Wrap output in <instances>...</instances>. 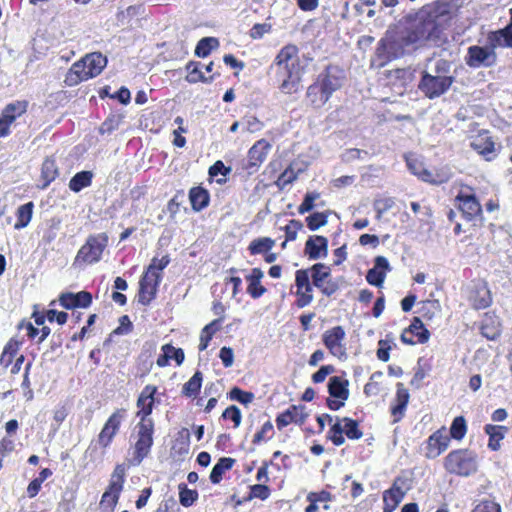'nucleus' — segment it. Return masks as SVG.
Here are the masks:
<instances>
[{
    "label": "nucleus",
    "mask_w": 512,
    "mask_h": 512,
    "mask_svg": "<svg viewBox=\"0 0 512 512\" xmlns=\"http://www.w3.org/2000/svg\"><path fill=\"white\" fill-rule=\"evenodd\" d=\"M387 78L394 80V85L405 86L413 81L414 71L411 68H397L387 72Z\"/></svg>",
    "instance_id": "44"
},
{
    "label": "nucleus",
    "mask_w": 512,
    "mask_h": 512,
    "mask_svg": "<svg viewBox=\"0 0 512 512\" xmlns=\"http://www.w3.org/2000/svg\"><path fill=\"white\" fill-rule=\"evenodd\" d=\"M276 241L270 237H259L253 239L248 245L250 255L266 254L272 250Z\"/></svg>",
    "instance_id": "40"
},
{
    "label": "nucleus",
    "mask_w": 512,
    "mask_h": 512,
    "mask_svg": "<svg viewBox=\"0 0 512 512\" xmlns=\"http://www.w3.org/2000/svg\"><path fill=\"white\" fill-rule=\"evenodd\" d=\"M155 423L137 422L132 445L131 465L138 466L149 456L154 444Z\"/></svg>",
    "instance_id": "5"
},
{
    "label": "nucleus",
    "mask_w": 512,
    "mask_h": 512,
    "mask_svg": "<svg viewBox=\"0 0 512 512\" xmlns=\"http://www.w3.org/2000/svg\"><path fill=\"white\" fill-rule=\"evenodd\" d=\"M383 377L382 371L372 373L369 381L364 386V394L367 397L377 396L382 390V383L380 379Z\"/></svg>",
    "instance_id": "48"
},
{
    "label": "nucleus",
    "mask_w": 512,
    "mask_h": 512,
    "mask_svg": "<svg viewBox=\"0 0 512 512\" xmlns=\"http://www.w3.org/2000/svg\"><path fill=\"white\" fill-rule=\"evenodd\" d=\"M298 177V173H296L290 164L277 178L275 181L276 186L283 190L287 185L292 184Z\"/></svg>",
    "instance_id": "58"
},
{
    "label": "nucleus",
    "mask_w": 512,
    "mask_h": 512,
    "mask_svg": "<svg viewBox=\"0 0 512 512\" xmlns=\"http://www.w3.org/2000/svg\"><path fill=\"white\" fill-rule=\"evenodd\" d=\"M203 383V373L197 370L193 376L183 384L181 394L188 398H196Z\"/></svg>",
    "instance_id": "37"
},
{
    "label": "nucleus",
    "mask_w": 512,
    "mask_h": 512,
    "mask_svg": "<svg viewBox=\"0 0 512 512\" xmlns=\"http://www.w3.org/2000/svg\"><path fill=\"white\" fill-rule=\"evenodd\" d=\"M162 275L154 274V265H148L139 280L138 302L148 306L156 298Z\"/></svg>",
    "instance_id": "10"
},
{
    "label": "nucleus",
    "mask_w": 512,
    "mask_h": 512,
    "mask_svg": "<svg viewBox=\"0 0 512 512\" xmlns=\"http://www.w3.org/2000/svg\"><path fill=\"white\" fill-rule=\"evenodd\" d=\"M490 43V46H471L468 49L466 57V63L468 66L473 68L479 67H490L496 62V54L494 48Z\"/></svg>",
    "instance_id": "15"
},
{
    "label": "nucleus",
    "mask_w": 512,
    "mask_h": 512,
    "mask_svg": "<svg viewBox=\"0 0 512 512\" xmlns=\"http://www.w3.org/2000/svg\"><path fill=\"white\" fill-rule=\"evenodd\" d=\"M158 387L156 385L147 384L139 393L136 400L137 411L135 417L138 422L154 423V420L150 418L153 409L157 402L156 394Z\"/></svg>",
    "instance_id": "11"
},
{
    "label": "nucleus",
    "mask_w": 512,
    "mask_h": 512,
    "mask_svg": "<svg viewBox=\"0 0 512 512\" xmlns=\"http://www.w3.org/2000/svg\"><path fill=\"white\" fill-rule=\"evenodd\" d=\"M263 278L264 272L258 267L252 268L250 273L245 276L246 292L251 298L258 299L267 292V288L262 284Z\"/></svg>",
    "instance_id": "23"
},
{
    "label": "nucleus",
    "mask_w": 512,
    "mask_h": 512,
    "mask_svg": "<svg viewBox=\"0 0 512 512\" xmlns=\"http://www.w3.org/2000/svg\"><path fill=\"white\" fill-rule=\"evenodd\" d=\"M313 284L310 282L309 270L299 269L295 272V306L304 308L314 299Z\"/></svg>",
    "instance_id": "14"
},
{
    "label": "nucleus",
    "mask_w": 512,
    "mask_h": 512,
    "mask_svg": "<svg viewBox=\"0 0 512 512\" xmlns=\"http://www.w3.org/2000/svg\"><path fill=\"white\" fill-rule=\"evenodd\" d=\"M444 466L451 473L468 476L477 470L476 455L469 450L452 451L446 456Z\"/></svg>",
    "instance_id": "9"
},
{
    "label": "nucleus",
    "mask_w": 512,
    "mask_h": 512,
    "mask_svg": "<svg viewBox=\"0 0 512 512\" xmlns=\"http://www.w3.org/2000/svg\"><path fill=\"white\" fill-rule=\"evenodd\" d=\"M223 322V317H219L214 319L207 325H205L200 332V343H199V351H204L207 349L210 341L217 331L220 330L221 324Z\"/></svg>",
    "instance_id": "35"
},
{
    "label": "nucleus",
    "mask_w": 512,
    "mask_h": 512,
    "mask_svg": "<svg viewBox=\"0 0 512 512\" xmlns=\"http://www.w3.org/2000/svg\"><path fill=\"white\" fill-rule=\"evenodd\" d=\"M123 117L119 114L109 115L101 124L99 128L100 134H111L117 130L122 122Z\"/></svg>",
    "instance_id": "56"
},
{
    "label": "nucleus",
    "mask_w": 512,
    "mask_h": 512,
    "mask_svg": "<svg viewBox=\"0 0 512 512\" xmlns=\"http://www.w3.org/2000/svg\"><path fill=\"white\" fill-rule=\"evenodd\" d=\"M273 67L282 93L291 95L299 92L305 67L301 64L297 45L289 43L283 46L273 61Z\"/></svg>",
    "instance_id": "2"
},
{
    "label": "nucleus",
    "mask_w": 512,
    "mask_h": 512,
    "mask_svg": "<svg viewBox=\"0 0 512 512\" xmlns=\"http://www.w3.org/2000/svg\"><path fill=\"white\" fill-rule=\"evenodd\" d=\"M328 252V240L321 235L310 236L304 247V253L311 260H317L325 257Z\"/></svg>",
    "instance_id": "24"
},
{
    "label": "nucleus",
    "mask_w": 512,
    "mask_h": 512,
    "mask_svg": "<svg viewBox=\"0 0 512 512\" xmlns=\"http://www.w3.org/2000/svg\"><path fill=\"white\" fill-rule=\"evenodd\" d=\"M270 144L265 139H260L254 143V145L249 149L247 156V164L245 166L246 169H257L260 165L265 161L269 149Z\"/></svg>",
    "instance_id": "22"
},
{
    "label": "nucleus",
    "mask_w": 512,
    "mask_h": 512,
    "mask_svg": "<svg viewBox=\"0 0 512 512\" xmlns=\"http://www.w3.org/2000/svg\"><path fill=\"white\" fill-rule=\"evenodd\" d=\"M319 197L320 193L316 191L306 193L303 202L298 207V212L300 214H305L311 211L315 206V201L319 199Z\"/></svg>",
    "instance_id": "62"
},
{
    "label": "nucleus",
    "mask_w": 512,
    "mask_h": 512,
    "mask_svg": "<svg viewBox=\"0 0 512 512\" xmlns=\"http://www.w3.org/2000/svg\"><path fill=\"white\" fill-rule=\"evenodd\" d=\"M440 312V305L437 300H425L422 301V305L418 308V313L424 320H432Z\"/></svg>",
    "instance_id": "50"
},
{
    "label": "nucleus",
    "mask_w": 512,
    "mask_h": 512,
    "mask_svg": "<svg viewBox=\"0 0 512 512\" xmlns=\"http://www.w3.org/2000/svg\"><path fill=\"white\" fill-rule=\"evenodd\" d=\"M161 350L162 354L156 360V364L159 367L167 366L170 359H174L177 365H181L185 359L183 349L176 348L172 344H164Z\"/></svg>",
    "instance_id": "29"
},
{
    "label": "nucleus",
    "mask_w": 512,
    "mask_h": 512,
    "mask_svg": "<svg viewBox=\"0 0 512 512\" xmlns=\"http://www.w3.org/2000/svg\"><path fill=\"white\" fill-rule=\"evenodd\" d=\"M60 305L67 310H74L76 308H88L91 306L93 296L88 291H79L77 293L64 292L59 296Z\"/></svg>",
    "instance_id": "20"
},
{
    "label": "nucleus",
    "mask_w": 512,
    "mask_h": 512,
    "mask_svg": "<svg viewBox=\"0 0 512 512\" xmlns=\"http://www.w3.org/2000/svg\"><path fill=\"white\" fill-rule=\"evenodd\" d=\"M473 148L480 154L488 157L495 151V144L488 136H480L475 139L472 144Z\"/></svg>",
    "instance_id": "53"
},
{
    "label": "nucleus",
    "mask_w": 512,
    "mask_h": 512,
    "mask_svg": "<svg viewBox=\"0 0 512 512\" xmlns=\"http://www.w3.org/2000/svg\"><path fill=\"white\" fill-rule=\"evenodd\" d=\"M467 432L466 420L463 416H458L454 418L451 427H450V436L456 440H461L464 438Z\"/></svg>",
    "instance_id": "57"
},
{
    "label": "nucleus",
    "mask_w": 512,
    "mask_h": 512,
    "mask_svg": "<svg viewBox=\"0 0 512 512\" xmlns=\"http://www.w3.org/2000/svg\"><path fill=\"white\" fill-rule=\"evenodd\" d=\"M449 443L450 437L446 428H440L428 438L425 446V456L430 459L437 458L448 448Z\"/></svg>",
    "instance_id": "19"
},
{
    "label": "nucleus",
    "mask_w": 512,
    "mask_h": 512,
    "mask_svg": "<svg viewBox=\"0 0 512 512\" xmlns=\"http://www.w3.org/2000/svg\"><path fill=\"white\" fill-rule=\"evenodd\" d=\"M416 42V14L402 17L378 41L370 59L371 69H381L406 53V49Z\"/></svg>",
    "instance_id": "1"
},
{
    "label": "nucleus",
    "mask_w": 512,
    "mask_h": 512,
    "mask_svg": "<svg viewBox=\"0 0 512 512\" xmlns=\"http://www.w3.org/2000/svg\"><path fill=\"white\" fill-rule=\"evenodd\" d=\"M349 381L343 377L332 376L328 383V393L334 399H327V407L332 411H337L345 405L349 398Z\"/></svg>",
    "instance_id": "13"
},
{
    "label": "nucleus",
    "mask_w": 512,
    "mask_h": 512,
    "mask_svg": "<svg viewBox=\"0 0 512 512\" xmlns=\"http://www.w3.org/2000/svg\"><path fill=\"white\" fill-rule=\"evenodd\" d=\"M344 70L338 65L328 64L306 90V100L315 109L322 108L344 82Z\"/></svg>",
    "instance_id": "3"
},
{
    "label": "nucleus",
    "mask_w": 512,
    "mask_h": 512,
    "mask_svg": "<svg viewBox=\"0 0 512 512\" xmlns=\"http://www.w3.org/2000/svg\"><path fill=\"white\" fill-rule=\"evenodd\" d=\"M189 200L194 211L200 212L210 203L209 191L202 186H194L189 190Z\"/></svg>",
    "instance_id": "30"
},
{
    "label": "nucleus",
    "mask_w": 512,
    "mask_h": 512,
    "mask_svg": "<svg viewBox=\"0 0 512 512\" xmlns=\"http://www.w3.org/2000/svg\"><path fill=\"white\" fill-rule=\"evenodd\" d=\"M307 418L308 413L306 412V407L304 405L293 404L277 415L275 419L276 427L281 431L292 423L302 426L305 424Z\"/></svg>",
    "instance_id": "17"
},
{
    "label": "nucleus",
    "mask_w": 512,
    "mask_h": 512,
    "mask_svg": "<svg viewBox=\"0 0 512 512\" xmlns=\"http://www.w3.org/2000/svg\"><path fill=\"white\" fill-rule=\"evenodd\" d=\"M390 266L388 260L384 256H377L374 260L373 268L369 269L366 274V280L370 285L381 287L389 271Z\"/></svg>",
    "instance_id": "25"
},
{
    "label": "nucleus",
    "mask_w": 512,
    "mask_h": 512,
    "mask_svg": "<svg viewBox=\"0 0 512 512\" xmlns=\"http://www.w3.org/2000/svg\"><path fill=\"white\" fill-rule=\"evenodd\" d=\"M179 488V501L184 507L192 506L198 499V492L194 489H189L185 483H181Z\"/></svg>",
    "instance_id": "52"
},
{
    "label": "nucleus",
    "mask_w": 512,
    "mask_h": 512,
    "mask_svg": "<svg viewBox=\"0 0 512 512\" xmlns=\"http://www.w3.org/2000/svg\"><path fill=\"white\" fill-rule=\"evenodd\" d=\"M222 418L224 420H231L234 424L233 427L238 428L242 421V414L237 406L231 405L223 411Z\"/></svg>",
    "instance_id": "60"
},
{
    "label": "nucleus",
    "mask_w": 512,
    "mask_h": 512,
    "mask_svg": "<svg viewBox=\"0 0 512 512\" xmlns=\"http://www.w3.org/2000/svg\"><path fill=\"white\" fill-rule=\"evenodd\" d=\"M229 397L231 400H235L241 404L247 405L253 401L254 394L249 391H244L239 387H233L230 390Z\"/></svg>",
    "instance_id": "59"
},
{
    "label": "nucleus",
    "mask_w": 512,
    "mask_h": 512,
    "mask_svg": "<svg viewBox=\"0 0 512 512\" xmlns=\"http://www.w3.org/2000/svg\"><path fill=\"white\" fill-rule=\"evenodd\" d=\"M127 416L125 408L115 409L103 424L97 435V445L102 450L110 448L116 436L120 433L123 422Z\"/></svg>",
    "instance_id": "8"
},
{
    "label": "nucleus",
    "mask_w": 512,
    "mask_h": 512,
    "mask_svg": "<svg viewBox=\"0 0 512 512\" xmlns=\"http://www.w3.org/2000/svg\"><path fill=\"white\" fill-rule=\"evenodd\" d=\"M409 399L408 389L403 383L398 382L396 384V395L390 406V413L394 423L399 422L404 417Z\"/></svg>",
    "instance_id": "21"
},
{
    "label": "nucleus",
    "mask_w": 512,
    "mask_h": 512,
    "mask_svg": "<svg viewBox=\"0 0 512 512\" xmlns=\"http://www.w3.org/2000/svg\"><path fill=\"white\" fill-rule=\"evenodd\" d=\"M107 63V57L101 52L88 53L71 65L65 75L64 83L68 87H74L95 78L101 74Z\"/></svg>",
    "instance_id": "4"
},
{
    "label": "nucleus",
    "mask_w": 512,
    "mask_h": 512,
    "mask_svg": "<svg viewBox=\"0 0 512 512\" xmlns=\"http://www.w3.org/2000/svg\"><path fill=\"white\" fill-rule=\"evenodd\" d=\"M22 344L23 342L17 338H10L5 344L0 355V365L4 368H8L10 365H12L14 359L18 357L17 355Z\"/></svg>",
    "instance_id": "33"
},
{
    "label": "nucleus",
    "mask_w": 512,
    "mask_h": 512,
    "mask_svg": "<svg viewBox=\"0 0 512 512\" xmlns=\"http://www.w3.org/2000/svg\"><path fill=\"white\" fill-rule=\"evenodd\" d=\"M126 468L124 464H117L111 474L109 485L101 496L100 508L113 512L120 498L125 483Z\"/></svg>",
    "instance_id": "7"
},
{
    "label": "nucleus",
    "mask_w": 512,
    "mask_h": 512,
    "mask_svg": "<svg viewBox=\"0 0 512 512\" xmlns=\"http://www.w3.org/2000/svg\"><path fill=\"white\" fill-rule=\"evenodd\" d=\"M307 270H309V275L312 279V284L316 288L322 287V284L331 275L330 267L326 266L323 263H315Z\"/></svg>",
    "instance_id": "41"
},
{
    "label": "nucleus",
    "mask_w": 512,
    "mask_h": 512,
    "mask_svg": "<svg viewBox=\"0 0 512 512\" xmlns=\"http://www.w3.org/2000/svg\"><path fill=\"white\" fill-rule=\"evenodd\" d=\"M458 209L463 216L471 220L481 214V205L470 187L462 188L455 198Z\"/></svg>",
    "instance_id": "16"
},
{
    "label": "nucleus",
    "mask_w": 512,
    "mask_h": 512,
    "mask_svg": "<svg viewBox=\"0 0 512 512\" xmlns=\"http://www.w3.org/2000/svg\"><path fill=\"white\" fill-rule=\"evenodd\" d=\"M274 436V427L270 420L266 421L258 432L255 433L252 444L259 445L261 442L268 441Z\"/></svg>",
    "instance_id": "55"
},
{
    "label": "nucleus",
    "mask_w": 512,
    "mask_h": 512,
    "mask_svg": "<svg viewBox=\"0 0 512 512\" xmlns=\"http://www.w3.org/2000/svg\"><path fill=\"white\" fill-rule=\"evenodd\" d=\"M190 449V431L188 428H181L173 441L172 450L179 454H187Z\"/></svg>",
    "instance_id": "45"
},
{
    "label": "nucleus",
    "mask_w": 512,
    "mask_h": 512,
    "mask_svg": "<svg viewBox=\"0 0 512 512\" xmlns=\"http://www.w3.org/2000/svg\"><path fill=\"white\" fill-rule=\"evenodd\" d=\"M346 338V332L340 325L334 326L327 329L322 334V342L329 353L338 358L344 359L347 356L346 347L344 340Z\"/></svg>",
    "instance_id": "12"
},
{
    "label": "nucleus",
    "mask_w": 512,
    "mask_h": 512,
    "mask_svg": "<svg viewBox=\"0 0 512 512\" xmlns=\"http://www.w3.org/2000/svg\"><path fill=\"white\" fill-rule=\"evenodd\" d=\"M28 101L27 100H17L11 103H8L2 110L1 115L7 118L12 123L23 114L27 112L28 109Z\"/></svg>",
    "instance_id": "36"
},
{
    "label": "nucleus",
    "mask_w": 512,
    "mask_h": 512,
    "mask_svg": "<svg viewBox=\"0 0 512 512\" xmlns=\"http://www.w3.org/2000/svg\"><path fill=\"white\" fill-rule=\"evenodd\" d=\"M343 423L344 435L349 440H359L363 437V431L360 429L359 422L350 417H344L341 419Z\"/></svg>",
    "instance_id": "47"
},
{
    "label": "nucleus",
    "mask_w": 512,
    "mask_h": 512,
    "mask_svg": "<svg viewBox=\"0 0 512 512\" xmlns=\"http://www.w3.org/2000/svg\"><path fill=\"white\" fill-rule=\"evenodd\" d=\"M511 13V23L504 29L492 32L488 36L489 43L493 46H507L512 47V9Z\"/></svg>",
    "instance_id": "39"
},
{
    "label": "nucleus",
    "mask_w": 512,
    "mask_h": 512,
    "mask_svg": "<svg viewBox=\"0 0 512 512\" xmlns=\"http://www.w3.org/2000/svg\"><path fill=\"white\" fill-rule=\"evenodd\" d=\"M108 243L109 237L105 232L89 235L85 243L78 250L75 257V263H98L102 259L103 253L107 248Z\"/></svg>",
    "instance_id": "6"
},
{
    "label": "nucleus",
    "mask_w": 512,
    "mask_h": 512,
    "mask_svg": "<svg viewBox=\"0 0 512 512\" xmlns=\"http://www.w3.org/2000/svg\"><path fill=\"white\" fill-rule=\"evenodd\" d=\"M452 84V78L445 75H430L426 73L421 81V89L429 98L440 96Z\"/></svg>",
    "instance_id": "18"
},
{
    "label": "nucleus",
    "mask_w": 512,
    "mask_h": 512,
    "mask_svg": "<svg viewBox=\"0 0 512 512\" xmlns=\"http://www.w3.org/2000/svg\"><path fill=\"white\" fill-rule=\"evenodd\" d=\"M93 176L92 171L77 172L69 181V189L75 193L80 192L92 184Z\"/></svg>",
    "instance_id": "42"
},
{
    "label": "nucleus",
    "mask_w": 512,
    "mask_h": 512,
    "mask_svg": "<svg viewBox=\"0 0 512 512\" xmlns=\"http://www.w3.org/2000/svg\"><path fill=\"white\" fill-rule=\"evenodd\" d=\"M219 40L215 37H204L200 39L195 47V55L200 58H205L212 50L218 48Z\"/></svg>",
    "instance_id": "46"
},
{
    "label": "nucleus",
    "mask_w": 512,
    "mask_h": 512,
    "mask_svg": "<svg viewBox=\"0 0 512 512\" xmlns=\"http://www.w3.org/2000/svg\"><path fill=\"white\" fill-rule=\"evenodd\" d=\"M469 298L475 309H484L491 303L490 291L484 283L476 284Z\"/></svg>",
    "instance_id": "31"
},
{
    "label": "nucleus",
    "mask_w": 512,
    "mask_h": 512,
    "mask_svg": "<svg viewBox=\"0 0 512 512\" xmlns=\"http://www.w3.org/2000/svg\"><path fill=\"white\" fill-rule=\"evenodd\" d=\"M481 334L488 340H495L501 333V325L497 316L485 314L480 326Z\"/></svg>",
    "instance_id": "32"
},
{
    "label": "nucleus",
    "mask_w": 512,
    "mask_h": 512,
    "mask_svg": "<svg viewBox=\"0 0 512 512\" xmlns=\"http://www.w3.org/2000/svg\"><path fill=\"white\" fill-rule=\"evenodd\" d=\"M236 463V460L231 457H222L218 460V462L212 468L209 479L212 484H219L224 474L231 470Z\"/></svg>",
    "instance_id": "34"
},
{
    "label": "nucleus",
    "mask_w": 512,
    "mask_h": 512,
    "mask_svg": "<svg viewBox=\"0 0 512 512\" xmlns=\"http://www.w3.org/2000/svg\"><path fill=\"white\" fill-rule=\"evenodd\" d=\"M418 177H420L423 181L430 184H441L448 180V175L444 173H436L433 174L428 170H423L421 173H418Z\"/></svg>",
    "instance_id": "63"
},
{
    "label": "nucleus",
    "mask_w": 512,
    "mask_h": 512,
    "mask_svg": "<svg viewBox=\"0 0 512 512\" xmlns=\"http://www.w3.org/2000/svg\"><path fill=\"white\" fill-rule=\"evenodd\" d=\"M33 208L34 204L31 201L18 207L16 211L17 220L14 224V229L20 230L29 224L32 219Z\"/></svg>",
    "instance_id": "43"
},
{
    "label": "nucleus",
    "mask_w": 512,
    "mask_h": 512,
    "mask_svg": "<svg viewBox=\"0 0 512 512\" xmlns=\"http://www.w3.org/2000/svg\"><path fill=\"white\" fill-rule=\"evenodd\" d=\"M303 228L300 220L292 219L282 229L285 232L286 241H294L297 238L298 232Z\"/></svg>",
    "instance_id": "61"
},
{
    "label": "nucleus",
    "mask_w": 512,
    "mask_h": 512,
    "mask_svg": "<svg viewBox=\"0 0 512 512\" xmlns=\"http://www.w3.org/2000/svg\"><path fill=\"white\" fill-rule=\"evenodd\" d=\"M484 430L489 436L488 447L493 451L499 450L500 442L504 439L507 428L505 426L487 424Z\"/></svg>",
    "instance_id": "38"
},
{
    "label": "nucleus",
    "mask_w": 512,
    "mask_h": 512,
    "mask_svg": "<svg viewBox=\"0 0 512 512\" xmlns=\"http://www.w3.org/2000/svg\"><path fill=\"white\" fill-rule=\"evenodd\" d=\"M59 176V168L57 165L56 157L54 155L44 158L41 165L40 178L42 180L41 189H46L52 182Z\"/></svg>",
    "instance_id": "27"
},
{
    "label": "nucleus",
    "mask_w": 512,
    "mask_h": 512,
    "mask_svg": "<svg viewBox=\"0 0 512 512\" xmlns=\"http://www.w3.org/2000/svg\"><path fill=\"white\" fill-rule=\"evenodd\" d=\"M330 211L315 212L306 217V225L309 230L316 231L320 227H323L328 222V216Z\"/></svg>",
    "instance_id": "49"
},
{
    "label": "nucleus",
    "mask_w": 512,
    "mask_h": 512,
    "mask_svg": "<svg viewBox=\"0 0 512 512\" xmlns=\"http://www.w3.org/2000/svg\"><path fill=\"white\" fill-rule=\"evenodd\" d=\"M271 495V489L266 484H254L249 487V493L246 496V500L260 499L262 501L267 500Z\"/></svg>",
    "instance_id": "54"
},
{
    "label": "nucleus",
    "mask_w": 512,
    "mask_h": 512,
    "mask_svg": "<svg viewBox=\"0 0 512 512\" xmlns=\"http://www.w3.org/2000/svg\"><path fill=\"white\" fill-rule=\"evenodd\" d=\"M326 438L337 447L345 443L343 425L340 419H338L336 423L330 426Z\"/></svg>",
    "instance_id": "51"
},
{
    "label": "nucleus",
    "mask_w": 512,
    "mask_h": 512,
    "mask_svg": "<svg viewBox=\"0 0 512 512\" xmlns=\"http://www.w3.org/2000/svg\"><path fill=\"white\" fill-rule=\"evenodd\" d=\"M399 479L383 492V512H393L404 498V492L398 485Z\"/></svg>",
    "instance_id": "28"
},
{
    "label": "nucleus",
    "mask_w": 512,
    "mask_h": 512,
    "mask_svg": "<svg viewBox=\"0 0 512 512\" xmlns=\"http://www.w3.org/2000/svg\"><path fill=\"white\" fill-rule=\"evenodd\" d=\"M472 512H501V507L494 501L484 500L478 503Z\"/></svg>",
    "instance_id": "64"
},
{
    "label": "nucleus",
    "mask_w": 512,
    "mask_h": 512,
    "mask_svg": "<svg viewBox=\"0 0 512 512\" xmlns=\"http://www.w3.org/2000/svg\"><path fill=\"white\" fill-rule=\"evenodd\" d=\"M185 70L187 72L185 80L190 84L199 82L210 84L220 75L219 73H213L212 75L205 76L201 70V63L193 60L186 63Z\"/></svg>",
    "instance_id": "26"
}]
</instances>
